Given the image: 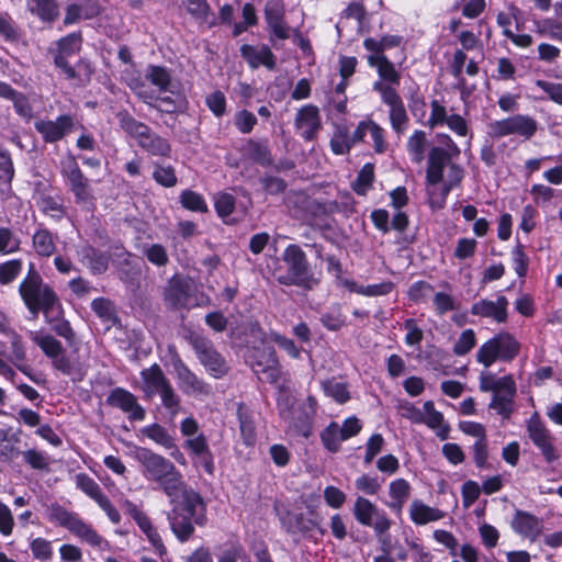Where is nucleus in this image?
I'll return each instance as SVG.
<instances>
[{"label": "nucleus", "mask_w": 562, "mask_h": 562, "mask_svg": "<svg viewBox=\"0 0 562 562\" xmlns=\"http://www.w3.org/2000/svg\"><path fill=\"white\" fill-rule=\"evenodd\" d=\"M79 261L88 268L91 274H102L109 269L110 255L90 244H85L77 249Z\"/></svg>", "instance_id": "412c9836"}, {"label": "nucleus", "mask_w": 562, "mask_h": 562, "mask_svg": "<svg viewBox=\"0 0 562 562\" xmlns=\"http://www.w3.org/2000/svg\"><path fill=\"white\" fill-rule=\"evenodd\" d=\"M443 138L446 147L430 149L426 169L427 196L434 210L443 209L451 190L459 187L464 178V169L453 161L460 155V148L449 135H443Z\"/></svg>", "instance_id": "f257e3e1"}, {"label": "nucleus", "mask_w": 562, "mask_h": 562, "mask_svg": "<svg viewBox=\"0 0 562 562\" xmlns=\"http://www.w3.org/2000/svg\"><path fill=\"white\" fill-rule=\"evenodd\" d=\"M190 281L182 277H172L165 289V301L172 307H183L190 296Z\"/></svg>", "instance_id": "a878e982"}, {"label": "nucleus", "mask_w": 562, "mask_h": 562, "mask_svg": "<svg viewBox=\"0 0 562 562\" xmlns=\"http://www.w3.org/2000/svg\"><path fill=\"white\" fill-rule=\"evenodd\" d=\"M527 432L532 443L541 451L548 463H552L559 459L557 449L552 445L551 432L540 419L537 412L527 420Z\"/></svg>", "instance_id": "4468645a"}, {"label": "nucleus", "mask_w": 562, "mask_h": 562, "mask_svg": "<svg viewBox=\"0 0 562 562\" xmlns=\"http://www.w3.org/2000/svg\"><path fill=\"white\" fill-rule=\"evenodd\" d=\"M48 519L66 529L92 547L108 549L109 542L103 539L90 525L83 521L78 514L64 508L59 504H52L48 508Z\"/></svg>", "instance_id": "0eeeda50"}, {"label": "nucleus", "mask_w": 562, "mask_h": 562, "mask_svg": "<svg viewBox=\"0 0 562 562\" xmlns=\"http://www.w3.org/2000/svg\"><path fill=\"white\" fill-rule=\"evenodd\" d=\"M34 559L40 561H48L53 555L50 541L44 538H35L30 544Z\"/></svg>", "instance_id": "680f3d73"}, {"label": "nucleus", "mask_w": 562, "mask_h": 562, "mask_svg": "<svg viewBox=\"0 0 562 562\" xmlns=\"http://www.w3.org/2000/svg\"><path fill=\"white\" fill-rule=\"evenodd\" d=\"M240 54L251 68H258L261 65L269 69L274 68V56L268 46L256 47L245 44L240 47Z\"/></svg>", "instance_id": "c85d7f7f"}, {"label": "nucleus", "mask_w": 562, "mask_h": 562, "mask_svg": "<svg viewBox=\"0 0 562 562\" xmlns=\"http://www.w3.org/2000/svg\"><path fill=\"white\" fill-rule=\"evenodd\" d=\"M374 180V167L372 164H366L358 172L357 179L352 183V189L359 195H366L372 187Z\"/></svg>", "instance_id": "de8ad7c7"}, {"label": "nucleus", "mask_w": 562, "mask_h": 562, "mask_svg": "<svg viewBox=\"0 0 562 562\" xmlns=\"http://www.w3.org/2000/svg\"><path fill=\"white\" fill-rule=\"evenodd\" d=\"M475 333L473 329H465L461 333L460 337L453 346V353L457 356H464L475 346Z\"/></svg>", "instance_id": "052dcab7"}, {"label": "nucleus", "mask_w": 562, "mask_h": 562, "mask_svg": "<svg viewBox=\"0 0 562 562\" xmlns=\"http://www.w3.org/2000/svg\"><path fill=\"white\" fill-rule=\"evenodd\" d=\"M519 352L518 341L508 333H501L484 342L476 352V360L491 367L497 359L510 361Z\"/></svg>", "instance_id": "1a4fd4ad"}, {"label": "nucleus", "mask_w": 562, "mask_h": 562, "mask_svg": "<svg viewBox=\"0 0 562 562\" xmlns=\"http://www.w3.org/2000/svg\"><path fill=\"white\" fill-rule=\"evenodd\" d=\"M82 37L80 33H70L57 42V53L70 56L80 50Z\"/></svg>", "instance_id": "3c124183"}, {"label": "nucleus", "mask_w": 562, "mask_h": 562, "mask_svg": "<svg viewBox=\"0 0 562 562\" xmlns=\"http://www.w3.org/2000/svg\"><path fill=\"white\" fill-rule=\"evenodd\" d=\"M168 384H170V381L158 363L140 371V390L146 397L150 398L159 394Z\"/></svg>", "instance_id": "393cba45"}, {"label": "nucleus", "mask_w": 562, "mask_h": 562, "mask_svg": "<svg viewBox=\"0 0 562 562\" xmlns=\"http://www.w3.org/2000/svg\"><path fill=\"white\" fill-rule=\"evenodd\" d=\"M237 415L244 442L247 446H252L256 440V427L252 416L243 405L238 406Z\"/></svg>", "instance_id": "ea45409f"}, {"label": "nucleus", "mask_w": 562, "mask_h": 562, "mask_svg": "<svg viewBox=\"0 0 562 562\" xmlns=\"http://www.w3.org/2000/svg\"><path fill=\"white\" fill-rule=\"evenodd\" d=\"M92 311L102 319L111 322L115 319L114 304L105 297H98L91 302Z\"/></svg>", "instance_id": "13d9d810"}, {"label": "nucleus", "mask_w": 562, "mask_h": 562, "mask_svg": "<svg viewBox=\"0 0 562 562\" xmlns=\"http://www.w3.org/2000/svg\"><path fill=\"white\" fill-rule=\"evenodd\" d=\"M23 460L35 470H46L48 468L47 456L35 449H29L23 452Z\"/></svg>", "instance_id": "774afa93"}, {"label": "nucleus", "mask_w": 562, "mask_h": 562, "mask_svg": "<svg viewBox=\"0 0 562 562\" xmlns=\"http://www.w3.org/2000/svg\"><path fill=\"white\" fill-rule=\"evenodd\" d=\"M234 124L240 133L249 134L257 124V117L250 111L241 110L235 114Z\"/></svg>", "instance_id": "0e129e2a"}, {"label": "nucleus", "mask_w": 562, "mask_h": 562, "mask_svg": "<svg viewBox=\"0 0 562 562\" xmlns=\"http://www.w3.org/2000/svg\"><path fill=\"white\" fill-rule=\"evenodd\" d=\"M5 334L10 337L11 342L12 355L10 357V361L19 371L29 376L33 382L37 383V380L32 373L31 367L25 364L26 351L21 336L11 328Z\"/></svg>", "instance_id": "cd10ccee"}, {"label": "nucleus", "mask_w": 562, "mask_h": 562, "mask_svg": "<svg viewBox=\"0 0 562 562\" xmlns=\"http://www.w3.org/2000/svg\"><path fill=\"white\" fill-rule=\"evenodd\" d=\"M268 337L271 341L282 348L291 358L299 359L301 357V349L295 345L293 339L277 331H270Z\"/></svg>", "instance_id": "4d7b16f0"}, {"label": "nucleus", "mask_w": 562, "mask_h": 562, "mask_svg": "<svg viewBox=\"0 0 562 562\" xmlns=\"http://www.w3.org/2000/svg\"><path fill=\"white\" fill-rule=\"evenodd\" d=\"M32 340L42 349L46 357L52 360L64 351L63 345L52 335L32 334Z\"/></svg>", "instance_id": "79ce46f5"}, {"label": "nucleus", "mask_w": 562, "mask_h": 562, "mask_svg": "<svg viewBox=\"0 0 562 562\" xmlns=\"http://www.w3.org/2000/svg\"><path fill=\"white\" fill-rule=\"evenodd\" d=\"M117 119L121 128L133 137L143 150L153 156H170L169 140L155 133L145 123L137 121L126 111L119 112Z\"/></svg>", "instance_id": "423d86ee"}, {"label": "nucleus", "mask_w": 562, "mask_h": 562, "mask_svg": "<svg viewBox=\"0 0 562 562\" xmlns=\"http://www.w3.org/2000/svg\"><path fill=\"white\" fill-rule=\"evenodd\" d=\"M27 10L47 23L56 21L59 16V8L55 0H29Z\"/></svg>", "instance_id": "f704fd0d"}, {"label": "nucleus", "mask_w": 562, "mask_h": 562, "mask_svg": "<svg viewBox=\"0 0 562 562\" xmlns=\"http://www.w3.org/2000/svg\"><path fill=\"white\" fill-rule=\"evenodd\" d=\"M20 239L7 227H0V252L12 254L19 250Z\"/></svg>", "instance_id": "e2e57ef3"}, {"label": "nucleus", "mask_w": 562, "mask_h": 562, "mask_svg": "<svg viewBox=\"0 0 562 562\" xmlns=\"http://www.w3.org/2000/svg\"><path fill=\"white\" fill-rule=\"evenodd\" d=\"M173 367L178 385L184 394L199 396L209 395L211 393V386L190 370L182 360L178 359Z\"/></svg>", "instance_id": "f3484780"}, {"label": "nucleus", "mask_w": 562, "mask_h": 562, "mask_svg": "<svg viewBox=\"0 0 562 562\" xmlns=\"http://www.w3.org/2000/svg\"><path fill=\"white\" fill-rule=\"evenodd\" d=\"M139 95L150 106L164 113H175L180 111L184 105L183 99L180 95L157 97L155 99H153L150 95H147L146 93H139Z\"/></svg>", "instance_id": "58836bf2"}, {"label": "nucleus", "mask_w": 562, "mask_h": 562, "mask_svg": "<svg viewBox=\"0 0 562 562\" xmlns=\"http://www.w3.org/2000/svg\"><path fill=\"white\" fill-rule=\"evenodd\" d=\"M512 135H519L526 139L531 138L537 130V121L528 115L516 114L508 117Z\"/></svg>", "instance_id": "e433bc0d"}, {"label": "nucleus", "mask_w": 562, "mask_h": 562, "mask_svg": "<svg viewBox=\"0 0 562 562\" xmlns=\"http://www.w3.org/2000/svg\"><path fill=\"white\" fill-rule=\"evenodd\" d=\"M294 126L304 140H313L322 128L319 109L314 104L301 106L295 114Z\"/></svg>", "instance_id": "dca6fc26"}, {"label": "nucleus", "mask_w": 562, "mask_h": 562, "mask_svg": "<svg viewBox=\"0 0 562 562\" xmlns=\"http://www.w3.org/2000/svg\"><path fill=\"white\" fill-rule=\"evenodd\" d=\"M188 341L194 350L199 362L214 379H221L229 371L226 359L215 349L213 342L199 334H190Z\"/></svg>", "instance_id": "6e6552de"}, {"label": "nucleus", "mask_w": 562, "mask_h": 562, "mask_svg": "<svg viewBox=\"0 0 562 562\" xmlns=\"http://www.w3.org/2000/svg\"><path fill=\"white\" fill-rule=\"evenodd\" d=\"M142 434L166 449L175 447L172 437L169 435L168 430L159 424H151L144 427Z\"/></svg>", "instance_id": "37998d69"}, {"label": "nucleus", "mask_w": 562, "mask_h": 562, "mask_svg": "<svg viewBox=\"0 0 562 562\" xmlns=\"http://www.w3.org/2000/svg\"><path fill=\"white\" fill-rule=\"evenodd\" d=\"M146 78L160 91H169L171 86V76L169 71L161 66H149Z\"/></svg>", "instance_id": "09e8293b"}, {"label": "nucleus", "mask_w": 562, "mask_h": 562, "mask_svg": "<svg viewBox=\"0 0 562 562\" xmlns=\"http://www.w3.org/2000/svg\"><path fill=\"white\" fill-rule=\"evenodd\" d=\"M321 439L323 445L330 452H337L340 447V442L344 441L342 435L340 431V426L333 422L330 423L322 432Z\"/></svg>", "instance_id": "49530a36"}, {"label": "nucleus", "mask_w": 562, "mask_h": 562, "mask_svg": "<svg viewBox=\"0 0 562 562\" xmlns=\"http://www.w3.org/2000/svg\"><path fill=\"white\" fill-rule=\"evenodd\" d=\"M423 422L428 428L432 429L437 437L446 440L450 434V426L445 422L442 413L435 408L432 401H426L423 405Z\"/></svg>", "instance_id": "bb28decb"}, {"label": "nucleus", "mask_w": 562, "mask_h": 562, "mask_svg": "<svg viewBox=\"0 0 562 562\" xmlns=\"http://www.w3.org/2000/svg\"><path fill=\"white\" fill-rule=\"evenodd\" d=\"M144 255L150 263L157 267H165L169 262L167 250L160 244H151L149 246H145Z\"/></svg>", "instance_id": "6e6d98bb"}, {"label": "nucleus", "mask_w": 562, "mask_h": 562, "mask_svg": "<svg viewBox=\"0 0 562 562\" xmlns=\"http://www.w3.org/2000/svg\"><path fill=\"white\" fill-rule=\"evenodd\" d=\"M250 367L259 379L274 384L281 374V364L273 348L256 350L250 357Z\"/></svg>", "instance_id": "2eb2a0df"}, {"label": "nucleus", "mask_w": 562, "mask_h": 562, "mask_svg": "<svg viewBox=\"0 0 562 562\" xmlns=\"http://www.w3.org/2000/svg\"><path fill=\"white\" fill-rule=\"evenodd\" d=\"M125 507L128 515L135 520L139 529L146 535L148 541L155 548L156 552L161 557L166 554L167 549L162 542V539L157 531L156 527L153 525L150 518L138 507L130 502H125Z\"/></svg>", "instance_id": "a211bd4d"}, {"label": "nucleus", "mask_w": 562, "mask_h": 562, "mask_svg": "<svg viewBox=\"0 0 562 562\" xmlns=\"http://www.w3.org/2000/svg\"><path fill=\"white\" fill-rule=\"evenodd\" d=\"M280 521L283 528L292 535L300 533L304 536L317 526L313 519L290 510L280 515Z\"/></svg>", "instance_id": "7c9ffc66"}, {"label": "nucleus", "mask_w": 562, "mask_h": 562, "mask_svg": "<svg viewBox=\"0 0 562 562\" xmlns=\"http://www.w3.org/2000/svg\"><path fill=\"white\" fill-rule=\"evenodd\" d=\"M76 485L95 503L104 495L99 484L85 473L76 475Z\"/></svg>", "instance_id": "8fccbe9b"}, {"label": "nucleus", "mask_w": 562, "mask_h": 562, "mask_svg": "<svg viewBox=\"0 0 562 562\" xmlns=\"http://www.w3.org/2000/svg\"><path fill=\"white\" fill-rule=\"evenodd\" d=\"M135 460L143 467V474L160 486L164 493L173 502L179 496L181 490L187 484L182 480V474L175 464L164 456H160L150 449L138 447L134 454Z\"/></svg>", "instance_id": "7ed1b4c3"}, {"label": "nucleus", "mask_w": 562, "mask_h": 562, "mask_svg": "<svg viewBox=\"0 0 562 562\" xmlns=\"http://www.w3.org/2000/svg\"><path fill=\"white\" fill-rule=\"evenodd\" d=\"M19 293L33 316H37L41 311L48 315L56 305H60L53 288L44 283L42 276L33 266L30 267L27 274L20 283Z\"/></svg>", "instance_id": "39448f33"}, {"label": "nucleus", "mask_w": 562, "mask_h": 562, "mask_svg": "<svg viewBox=\"0 0 562 562\" xmlns=\"http://www.w3.org/2000/svg\"><path fill=\"white\" fill-rule=\"evenodd\" d=\"M426 134L424 131H415L407 140V149L412 161L420 164L425 157Z\"/></svg>", "instance_id": "a18cd8bd"}, {"label": "nucleus", "mask_w": 562, "mask_h": 562, "mask_svg": "<svg viewBox=\"0 0 562 562\" xmlns=\"http://www.w3.org/2000/svg\"><path fill=\"white\" fill-rule=\"evenodd\" d=\"M411 490L409 483L404 479L392 481L389 486L391 502L386 504L387 507L395 513H401L411 496Z\"/></svg>", "instance_id": "72a5a7b5"}, {"label": "nucleus", "mask_w": 562, "mask_h": 562, "mask_svg": "<svg viewBox=\"0 0 562 562\" xmlns=\"http://www.w3.org/2000/svg\"><path fill=\"white\" fill-rule=\"evenodd\" d=\"M374 91L380 93L382 102L389 106V117L392 128L397 134L404 133L408 124V115L397 91L381 83L374 86Z\"/></svg>", "instance_id": "ddd939ff"}, {"label": "nucleus", "mask_w": 562, "mask_h": 562, "mask_svg": "<svg viewBox=\"0 0 562 562\" xmlns=\"http://www.w3.org/2000/svg\"><path fill=\"white\" fill-rule=\"evenodd\" d=\"M513 530L519 536L535 541L542 532V520L531 513L517 509L512 520Z\"/></svg>", "instance_id": "b1692460"}, {"label": "nucleus", "mask_w": 562, "mask_h": 562, "mask_svg": "<svg viewBox=\"0 0 562 562\" xmlns=\"http://www.w3.org/2000/svg\"><path fill=\"white\" fill-rule=\"evenodd\" d=\"M243 155L261 166H268L272 162L267 142L248 139L243 146Z\"/></svg>", "instance_id": "c9c22d12"}, {"label": "nucleus", "mask_w": 562, "mask_h": 562, "mask_svg": "<svg viewBox=\"0 0 562 562\" xmlns=\"http://www.w3.org/2000/svg\"><path fill=\"white\" fill-rule=\"evenodd\" d=\"M38 206L44 214L56 221L61 220L66 215V207L63 204L61 198L42 195L38 201Z\"/></svg>", "instance_id": "a19ab883"}, {"label": "nucleus", "mask_w": 562, "mask_h": 562, "mask_svg": "<svg viewBox=\"0 0 562 562\" xmlns=\"http://www.w3.org/2000/svg\"><path fill=\"white\" fill-rule=\"evenodd\" d=\"M507 297L498 295L496 301L483 299L472 304L471 314L492 318L496 323H505L507 319Z\"/></svg>", "instance_id": "4be33fe9"}, {"label": "nucleus", "mask_w": 562, "mask_h": 562, "mask_svg": "<svg viewBox=\"0 0 562 562\" xmlns=\"http://www.w3.org/2000/svg\"><path fill=\"white\" fill-rule=\"evenodd\" d=\"M61 173L67 179L77 204L83 206L93 204L94 196L89 180L80 170L75 157L69 156L61 161Z\"/></svg>", "instance_id": "f8f14e48"}, {"label": "nucleus", "mask_w": 562, "mask_h": 562, "mask_svg": "<svg viewBox=\"0 0 562 562\" xmlns=\"http://www.w3.org/2000/svg\"><path fill=\"white\" fill-rule=\"evenodd\" d=\"M57 235L40 226L32 236V247L40 257H50L56 251Z\"/></svg>", "instance_id": "473e14b6"}, {"label": "nucleus", "mask_w": 562, "mask_h": 562, "mask_svg": "<svg viewBox=\"0 0 562 562\" xmlns=\"http://www.w3.org/2000/svg\"><path fill=\"white\" fill-rule=\"evenodd\" d=\"M409 516L414 524L423 526L442 519L445 513L424 504L420 499H414L409 506Z\"/></svg>", "instance_id": "2f4dec72"}, {"label": "nucleus", "mask_w": 562, "mask_h": 562, "mask_svg": "<svg viewBox=\"0 0 562 562\" xmlns=\"http://www.w3.org/2000/svg\"><path fill=\"white\" fill-rule=\"evenodd\" d=\"M322 390L338 404H345L350 400V393L346 383L335 380H325L322 382Z\"/></svg>", "instance_id": "c03bdc74"}, {"label": "nucleus", "mask_w": 562, "mask_h": 562, "mask_svg": "<svg viewBox=\"0 0 562 562\" xmlns=\"http://www.w3.org/2000/svg\"><path fill=\"white\" fill-rule=\"evenodd\" d=\"M108 404L119 407L128 415L132 420H144L146 413L144 407L138 403L136 396L131 392L116 387L108 396Z\"/></svg>", "instance_id": "6ab92c4d"}, {"label": "nucleus", "mask_w": 562, "mask_h": 562, "mask_svg": "<svg viewBox=\"0 0 562 562\" xmlns=\"http://www.w3.org/2000/svg\"><path fill=\"white\" fill-rule=\"evenodd\" d=\"M329 145L335 155H345L349 153L353 145L350 139V132L347 125L334 124V134L330 138Z\"/></svg>", "instance_id": "4c0bfd02"}, {"label": "nucleus", "mask_w": 562, "mask_h": 562, "mask_svg": "<svg viewBox=\"0 0 562 562\" xmlns=\"http://www.w3.org/2000/svg\"><path fill=\"white\" fill-rule=\"evenodd\" d=\"M180 203L184 209L193 212L204 213L207 211L203 196L191 190H186L181 193Z\"/></svg>", "instance_id": "603ef678"}, {"label": "nucleus", "mask_w": 562, "mask_h": 562, "mask_svg": "<svg viewBox=\"0 0 562 562\" xmlns=\"http://www.w3.org/2000/svg\"><path fill=\"white\" fill-rule=\"evenodd\" d=\"M283 5L278 0H270L265 7V16L272 31L279 38L289 37V30L283 23Z\"/></svg>", "instance_id": "c756f323"}, {"label": "nucleus", "mask_w": 562, "mask_h": 562, "mask_svg": "<svg viewBox=\"0 0 562 562\" xmlns=\"http://www.w3.org/2000/svg\"><path fill=\"white\" fill-rule=\"evenodd\" d=\"M164 407H166L171 416H175L180 411V397L175 392L171 383L168 384L164 391L159 393Z\"/></svg>", "instance_id": "69168bd1"}, {"label": "nucleus", "mask_w": 562, "mask_h": 562, "mask_svg": "<svg viewBox=\"0 0 562 562\" xmlns=\"http://www.w3.org/2000/svg\"><path fill=\"white\" fill-rule=\"evenodd\" d=\"M282 266L276 269V278L282 285H295L304 290H313L319 278L313 272L307 257L297 245H289L281 256Z\"/></svg>", "instance_id": "20e7f679"}, {"label": "nucleus", "mask_w": 562, "mask_h": 562, "mask_svg": "<svg viewBox=\"0 0 562 562\" xmlns=\"http://www.w3.org/2000/svg\"><path fill=\"white\" fill-rule=\"evenodd\" d=\"M22 270V260L12 259L0 265V283L9 284L15 280Z\"/></svg>", "instance_id": "bf43d9fd"}, {"label": "nucleus", "mask_w": 562, "mask_h": 562, "mask_svg": "<svg viewBox=\"0 0 562 562\" xmlns=\"http://www.w3.org/2000/svg\"><path fill=\"white\" fill-rule=\"evenodd\" d=\"M74 126V120L70 115H60L55 121L38 120L35 122L34 127L46 143H55L60 140L68 134Z\"/></svg>", "instance_id": "aec40b11"}, {"label": "nucleus", "mask_w": 562, "mask_h": 562, "mask_svg": "<svg viewBox=\"0 0 562 562\" xmlns=\"http://www.w3.org/2000/svg\"><path fill=\"white\" fill-rule=\"evenodd\" d=\"M368 64L376 68L379 75V80L373 82V87L381 83L392 90H396V87L400 86L401 75L385 55H370L368 56Z\"/></svg>", "instance_id": "5701e85b"}, {"label": "nucleus", "mask_w": 562, "mask_h": 562, "mask_svg": "<svg viewBox=\"0 0 562 562\" xmlns=\"http://www.w3.org/2000/svg\"><path fill=\"white\" fill-rule=\"evenodd\" d=\"M352 513L360 525L372 528L379 538L391 528L392 521L386 513L363 496L356 498Z\"/></svg>", "instance_id": "9b49d317"}, {"label": "nucleus", "mask_w": 562, "mask_h": 562, "mask_svg": "<svg viewBox=\"0 0 562 562\" xmlns=\"http://www.w3.org/2000/svg\"><path fill=\"white\" fill-rule=\"evenodd\" d=\"M179 495L182 499L171 502L173 506L167 514V519L176 538L180 542H186L192 537L194 525L205 524L206 507L202 496L191 487L184 486Z\"/></svg>", "instance_id": "f03ea898"}, {"label": "nucleus", "mask_w": 562, "mask_h": 562, "mask_svg": "<svg viewBox=\"0 0 562 562\" xmlns=\"http://www.w3.org/2000/svg\"><path fill=\"white\" fill-rule=\"evenodd\" d=\"M537 32L547 35L552 40L562 42V22L553 19H546L538 25Z\"/></svg>", "instance_id": "338daca9"}, {"label": "nucleus", "mask_w": 562, "mask_h": 562, "mask_svg": "<svg viewBox=\"0 0 562 562\" xmlns=\"http://www.w3.org/2000/svg\"><path fill=\"white\" fill-rule=\"evenodd\" d=\"M290 397H280L278 405L283 418H290L291 425L296 432L303 437L311 436L313 431L314 417L317 412V400L313 395H308L306 400L299 406L293 416H290L289 411Z\"/></svg>", "instance_id": "9d476101"}, {"label": "nucleus", "mask_w": 562, "mask_h": 562, "mask_svg": "<svg viewBox=\"0 0 562 562\" xmlns=\"http://www.w3.org/2000/svg\"><path fill=\"white\" fill-rule=\"evenodd\" d=\"M153 178L158 184L166 188L175 187L177 183L176 172L171 166L155 164Z\"/></svg>", "instance_id": "864d4df0"}, {"label": "nucleus", "mask_w": 562, "mask_h": 562, "mask_svg": "<svg viewBox=\"0 0 562 562\" xmlns=\"http://www.w3.org/2000/svg\"><path fill=\"white\" fill-rule=\"evenodd\" d=\"M491 409H494L504 419H509L514 412V398L503 396L501 394H493L492 401L488 405Z\"/></svg>", "instance_id": "5fc2aeb1"}]
</instances>
